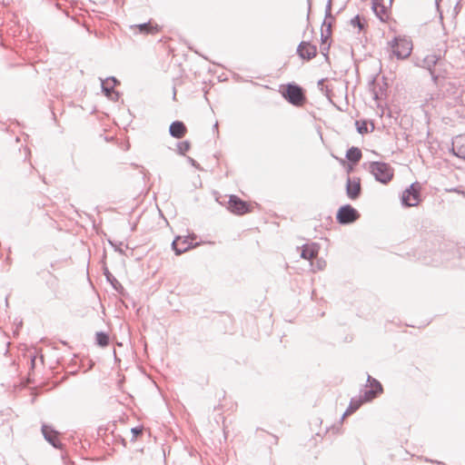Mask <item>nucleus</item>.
<instances>
[{
	"mask_svg": "<svg viewBox=\"0 0 465 465\" xmlns=\"http://www.w3.org/2000/svg\"><path fill=\"white\" fill-rule=\"evenodd\" d=\"M109 243L114 248L116 252H118L119 253H124V251L121 249V245L123 244L122 242L116 243L114 242L109 241Z\"/></svg>",
	"mask_w": 465,
	"mask_h": 465,
	"instance_id": "33",
	"label": "nucleus"
},
{
	"mask_svg": "<svg viewBox=\"0 0 465 465\" xmlns=\"http://www.w3.org/2000/svg\"><path fill=\"white\" fill-rule=\"evenodd\" d=\"M458 5H459V3H458V4L456 5V6L454 7V9H455V10H456V9H459V6H458Z\"/></svg>",
	"mask_w": 465,
	"mask_h": 465,
	"instance_id": "50",
	"label": "nucleus"
},
{
	"mask_svg": "<svg viewBox=\"0 0 465 465\" xmlns=\"http://www.w3.org/2000/svg\"><path fill=\"white\" fill-rule=\"evenodd\" d=\"M103 273L105 276L106 281L111 284L113 289L117 292L120 295L125 296L127 294L124 286L118 282V280L111 273L106 264L103 266Z\"/></svg>",
	"mask_w": 465,
	"mask_h": 465,
	"instance_id": "13",
	"label": "nucleus"
},
{
	"mask_svg": "<svg viewBox=\"0 0 465 465\" xmlns=\"http://www.w3.org/2000/svg\"><path fill=\"white\" fill-rule=\"evenodd\" d=\"M450 153L465 160V134H459L452 138Z\"/></svg>",
	"mask_w": 465,
	"mask_h": 465,
	"instance_id": "10",
	"label": "nucleus"
},
{
	"mask_svg": "<svg viewBox=\"0 0 465 465\" xmlns=\"http://www.w3.org/2000/svg\"><path fill=\"white\" fill-rule=\"evenodd\" d=\"M106 97L113 102H116L120 98V93L117 91H114L113 94H110L109 96H106Z\"/></svg>",
	"mask_w": 465,
	"mask_h": 465,
	"instance_id": "35",
	"label": "nucleus"
},
{
	"mask_svg": "<svg viewBox=\"0 0 465 465\" xmlns=\"http://www.w3.org/2000/svg\"><path fill=\"white\" fill-rule=\"evenodd\" d=\"M360 217L359 211L349 203L341 205L336 213V221L341 225L354 223Z\"/></svg>",
	"mask_w": 465,
	"mask_h": 465,
	"instance_id": "4",
	"label": "nucleus"
},
{
	"mask_svg": "<svg viewBox=\"0 0 465 465\" xmlns=\"http://www.w3.org/2000/svg\"><path fill=\"white\" fill-rule=\"evenodd\" d=\"M187 161H188V163H189L192 166L195 167V168H196V169H198V170H202V168H201L200 164H199V163H198L194 159H193L192 157L187 156Z\"/></svg>",
	"mask_w": 465,
	"mask_h": 465,
	"instance_id": "36",
	"label": "nucleus"
},
{
	"mask_svg": "<svg viewBox=\"0 0 465 465\" xmlns=\"http://www.w3.org/2000/svg\"><path fill=\"white\" fill-rule=\"evenodd\" d=\"M213 129L218 133V123L217 122L213 124Z\"/></svg>",
	"mask_w": 465,
	"mask_h": 465,
	"instance_id": "44",
	"label": "nucleus"
},
{
	"mask_svg": "<svg viewBox=\"0 0 465 465\" xmlns=\"http://www.w3.org/2000/svg\"><path fill=\"white\" fill-rule=\"evenodd\" d=\"M373 99L378 100L379 99V93L375 90V87L373 86L371 89Z\"/></svg>",
	"mask_w": 465,
	"mask_h": 465,
	"instance_id": "40",
	"label": "nucleus"
},
{
	"mask_svg": "<svg viewBox=\"0 0 465 465\" xmlns=\"http://www.w3.org/2000/svg\"><path fill=\"white\" fill-rule=\"evenodd\" d=\"M191 148V143L189 141H183L177 143V153L181 155H184Z\"/></svg>",
	"mask_w": 465,
	"mask_h": 465,
	"instance_id": "26",
	"label": "nucleus"
},
{
	"mask_svg": "<svg viewBox=\"0 0 465 465\" xmlns=\"http://www.w3.org/2000/svg\"><path fill=\"white\" fill-rule=\"evenodd\" d=\"M331 29H321V44L326 45L329 42H331L330 39L331 37Z\"/></svg>",
	"mask_w": 465,
	"mask_h": 465,
	"instance_id": "27",
	"label": "nucleus"
},
{
	"mask_svg": "<svg viewBox=\"0 0 465 465\" xmlns=\"http://www.w3.org/2000/svg\"><path fill=\"white\" fill-rule=\"evenodd\" d=\"M421 186L420 183L414 182L401 193V203L403 207H413L420 204Z\"/></svg>",
	"mask_w": 465,
	"mask_h": 465,
	"instance_id": "3",
	"label": "nucleus"
},
{
	"mask_svg": "<svg viewBox=\"0 0 465 465\" xmlns=\"http://www.w3.org/2000/svg\"><path fill=\"white\" fill-rule=\"evenodd\" d=\"M331 42L327 43L326 45L321 44V53L324 56L325 61L327 63H330V57H329V50L331 47Z\"/></svg>",
	"mask_w": 465,
	"mask_h": 465,
	"instance_id": "30",
	"label": "nucleus"
},
{
	"mask_svg": "<svg viewBox=\"0 0 465 465\" xmlns=\"http://www.w3.org/2000/svg\"><path fill=\"white\" fill-rule=\"evenodd\" d=\"M440 0H435V5L438 10L440 9Z\"/></svg>",
	"mask_w": 465,
	"mask_h": 465,
	"instance_id": "45",
	"label": "nucleus"
},
{
	"mask_svg": "<svg viewBox=\"0 0 465 465\" xmlns=\"http://www.w3.org/2000/svg\"><path fill=\"white\" fill-rule=\"evenodd\" d=\"M15 329L14 330V335H17V334H18V332H19V330H20V329L22 328V326H23V321H22V319H20V320H17V319H16V320H15Z\"/></svg>",
	"mask_w": 465,
	"mask_h": 465,
	"instance_id": "34",
	"label": "nucleus"
},
{
	"mask_svg": "<svg viewBox=\"0 0 465 465\" xmlns=\"http://www.w3.org/2000/svg\"><path fill=\"white\" fill-rule=\"evenodd\" d=\"M361 399H362V401L364 402H368V401H372L374 398H376L377 396H379L381 392H378V391H375L371 389H369V388H365L364 390L361 391Z\"/></svg>",
	"mask_w": 465,
	"mask_h": 465,
	"instance_id": "22",
	"label": "nucleus"
},
{
	"mask_svg": "<svg viewBox=\"0 0 465 465\" xmlns=\"http://www.w3.org/2000/svg\"><path fill=\"white\" fill-rule=\"evenodd\" d=\"M331 6L332 0H328L325 6V19L322 22V28L324 29H331L332 22L334 20V16L331 14Z\"/></svg>",
	"mask_w": 465,
	"mask_h": 465,
	"instance_id": "19",
	"label": "nucleus"
},
{
	"mask_svg": "<svg viewBox=\"0 0 465 465\" xmlns=\"http://www.w3.org/2000/svg\"><path fill=\"white\" fill-rule=\"evenodd\" d=\"M430 74L431 80L435 85H438L440 77H444V75L440 72L436 73V71H431Z\"/></svg>",
	"mask_w": 465,
	"mask_h": 465,
	"instance_id": "32",
	"label": "nucleus"
},
{
	"mask_svg": "<svg viewBox=\"0 0 465 465\" xmlns=\"http://www.w3.org/2000/svg\"><path fill=\"white\" fill-rule=\"evenodd\" d=\"M355 125L357 132L361 134H364L369 132L367 123L365 121H356Z\"/></svg>",
	"mask_w": 465,
	"mask_h": 465,
	"instance_id": "28",
	"label": "nucleus"
},
{
	"mask_svg": "<svg viewBox=\"0 0 465 465\" xmlns=\"http://www.w3.org/2000/svg\"><path fill=\"white\" fill-rule=\"evenodd\" d=\"M364 401H362V399H361V397L358 398V399L357 398H351V401H350V404H349V407L347 408V410L343 413V415L341 417V420H343L345 416L351 415L353 412H355L361 406V404Z\"/></svg>",
	"mask_w": 465,
	"mask_h": 465,
	"instance_id": "20",
	"label": "nucleus"
},
{
	"mask_svg": "<svg viewBox=\"0 0 465 465\" xmlns=\"http://www.w3.org/2000/svg\"><path fill=\"white\" fill-rule=\"evenodd\" d=\"M325 265H326L325 261L318 260L317 262H316L315 267H316L317 270H322Z\"/></svg>",
	"mask_w": 465,
	"mask_h": 465,
	"instance_id": "37",
	"label": "nucleus"
},
{
	"mask_svg": "<svg viewBox=\"0 0 465 465\" xmlns=\"http://www.w3.org/2000/svg\"><path fill=\"white\" fill-rule=\"evenodd\" d=\"M187 133V127L182 121H173L169 126V134L175 139H182Z\"/></svg>",
	"mask_w": 465,
	"mask_h": 465,
	"instance_id": "14",
	"label": "nucleus"
},
{
	"mask_svg": "<svg viewBox=\"0 0 465 465\" xmlns=\"http://www.w3.org/2000/svg\"><path fill=\"white\" fill-rule=\"evenodd\" d=\"M379 13L381 14V15L383 17V15L386 14L387 12V9H386V6L381 3L380 5V8L378 9Z\"/></svg>",
	"mask_w": 465,
	"mask_h": 465,
	"instance_id": "38",
	"label": "nucleus"
},
{
	"mask_svg": "<svg viewBox=\"0 0 465 465\" xmlns=\"http://www.w3.org/2000/svg\"><path fill=\"white\" fill-rule=\"evenodd\" d=\"M35 360H36V356L35 355H32L30 357V365H31V370H34L35 367Z\"/></svg>",
	"mask_w": 465,
	"mask_h": 465,
	"instance_id": "39",
	"label": "nucleus"
},
{
	"mask_svg": "<svg viewBox=\"0 0 465 465\" xmlns=\"http://www.w3.org/2000/svg\"><path fill=\"white\" fill-rule=\"evenodd\" d=\"M44 439L56 450H62L63 443L60 441L58 436L59 432L54 430L51 425L44 423L41 427Z\"/></svg>",
	"mask_w": 465,
	"mask_h": 465,
	"instance_id": "7",
	"label": "nucleus"
},
{
	"mask_svg": "<svg viewBox=\"0 0 465 465\" xmlns=\"http://www.w3.org/2000/svg\"><path fill=\"white\" fill-rule=\"evenodd\" d=\"M382 0H372L371 3V9L375 15L381 20L383 21V17L379 13L378 9L380 8V5L381 4Z\"/></svg>",
	"mask_w": 465,
	"mask_h": 465,
	"instance_id": "29",
	"label": "nucleus"
},
{
	"mask_svg": "<svg viewBox=\"0 0 465 465\" xmlns=\"http://www.w3.org/2000/svg\"><path fill=\"white\" fill-rule=\"evenodd\" d=\"M427 461H430V460H426ZM430 462H433V463H437V464H440V465H445L443 462L441 461H437V460H430Z\"/></svg>",
	"mask_w": 465,
	"mask_h": 465,
	"instance_id": "43",
	"label": "nucleus"
},
{
	"mask_svg": "<svg viewBox=\"0 0 465 465\" xmlns=\"http://www.w3.org/2000/svg\"><path fill=\"white\" fill-rule=\"evenodd\" d=\"M362 153L360 148L351 146L346 152V158L351 165H356L361 161Z\"/></svg>",
	"mask_w": 465,
	"mask_h": 465,
	"instance_id": "17",
	"label": "nucleus"
},
{
	"mask_svg": "<svg viewBox=\"0 0 465 465\" xmlns=\"http://www.w3.org/2000/svg\"><path fill=\"white\" fill-rule=\"evenodd\" d=\"M5 305L8 306V300H7V298L5 299Z\"/></svg>",
	"mask_w": 465,
	"mask_h": 465,
	"instance_id": "51",
	"label": "nucleus"
},
{
	"mask_svg": "<svg viewBox=\"0 0 465 465\" xmlns=\"http://www.w3.org/2000/svg\"><path fill=\"white\" fill-rule=\"evenodd\" d=\"M440 60V55L429 54L422 60V67L426 68L430 74L431 71H436L435 66Z\"/></svg>",
	"mask_w": 465,
	"mask_h": 465,
	"instance_id": "18",
	"label": "nucleus"
},
{
	"mask_svg": "<svg viewBox=\"0 0 465 465\" xmlns=\"http://www.w3.org/2000/svg\"><path fill=\"white\" fill-rule=\"evenodd\" d=\"M130 29L134 31V34H154L159 32V26L156 24H153L151 21L130 25Z\"/></svg>",
	"mask_w": 465,
	"mask_h": 465,
	"instance_id": "12",
	"label": "nucleus"
},
{
	"mask_svg": "<svg viewBox=\"0 0 465 465\" xmlns=\"http://www.w3.org/2000/svg\"><path fill=\"white\" fill-rule=\"evenodd\" d=\"M110 336L105 331H97L95 333V343L102 348H104L109 345Z\"/></svg>",
	"mask_w": 465,
	"mask_h": 465,
	"instance_id": "21",
	"label": "nucleus"
},
{
	"mask_svg": "<svg viewBox=\"0 0 465 465\" xmlns=\"http://www.w3.org/2000/svg\"><path fill=\"white\" fill-rule=\"evenodd\" d=\"M320 246L318 243H305L302 246L301 257L305 260H312L318 255Z\"/></svg>",
	"mask_w": 465,
	"mask_h": 465,
	"instance_id": "16",
	"label": "nucleus"
},
{
	"mask_svg": "<svg viewBox=\"0 0 465 465\" xmlns=\"http://www.w3.org/2000/svg\"><path fill=\"white\" fill-rule=\"evenodd\" d=\"M354 166H355V165H351V163H349V166H348V169H347V172H348V173L352 172V170H353V167H354Z\"/></svg>",
	"mask_w": 465,
	"mask_h": 465,
	"instance_id": "42",
	"label": "nucleus"
},
{
	"mask_svg": "<svg viewBox=\"0 0 465 465\" xmlns=\"http://www.w3.org/2000/svg\"><path fill=\"white\" fill-rule=\"evenodd\" d=\"M386 85L387 84H385L383 87H381V86L380 87L381 93H382L386 89Z\"/></svg>",
	"mask_w": 465,
	"mask_h": 465,
	"instance_id": "46",
	"label": "nucleus"
},
{
	"mask_svg": "<svg viewBox=\"0 0 465 465\" xmlns=\"http://www.w3.org/2000/svg\"><path fill=\"white\" fill-rule=\"evenodd\" d=\"M118 84H120V81L114 76H109L104 80L101 79L102 92L105 96L113 94L115 91V86Z\"/></svg>",
	"mask_w": 465,
	"mask_h": 465,
	"instance_id": "15",
	"label": "nucleus"
},
{
	"mask_svg": "<svg viewBox=\"0 0 465 465\" xmlns=\"http://www.w3.org/2000/svg\"><path fill=\"white\" fill-rule=\"evenodd\" d=\"M317 46L310 41H302L296 49L297 55L305 61H310L317 55Z\"/></svg>",
	"mask_w": 465,
	"mask_h": 465,
	"instance_id": "8",
	"label": "nucleus"
},
{
	"mask_svg": "<svg viewBox=\"0 0 465 465\" xmlns=\"http://www.w3.org/2000/svg\"><path fill=\"white\" fill-rule=\"evenodd\" d=\"M392 53L398 59H405L411 54L412 44L411 41L395 37L392 41Z\"/></svg>",
	"mask_w": 465,
	"mask_h": 465,
	"instance_id": "6",
	"label": "nucleus"
},
{
	"mask_svg": "<svg viewBox=\"0 0 465 465\" xmlns=\"http://www.w3.org/2000/svg\"><path fill=\"white\" fill-rule=\"evenodd\" d=\"M346 195L349 199L355 201L360 198L361 194V180L358 177L353 179L350 176L347 177L345 185Z\"/></svg>",
	"mask_w": 465,
	"mask_h": 465,
	"instance_id": "9",
	"label": "nucleus"
},
{
	"mask_svg": "<svg viewBox=\"0 0 465 465\" xmlns=\"http://www.w3.org/2000/svg\"><path fill=\"white\" fill-rule=\"evenodd\" d=\"M390 2L391 3V2H392V0H390Z\"/></svg>",
	"mask_w": 465,
	"mask_h": 465,
	"instance_id": "52",
	"label": "nucleus"
},
{
	"mask_svg": "<svg viewBox=\"0 0 465 465\" xmlns=\"http://www.w3.org/2000/svg\"><path fill=\"white\" fill-rule=\"evenodd\" d=\"M273 439H274V443H277V440H278V438L274 435H272Z\"/></svg>",
	"mask_w": 465,
	"mask_h": 465,
	"instance_id": "49",
	"label": "nucleus"
},
{
	"mask_svg": "<svg viewBox=\"0 0 465 465\" xmlns=\"http://www.w3.org/2000/svg\"><path fill=\"white\" fill-rule=\"evenodd\" d=\"M308 2V14H307V20H309V17H310V12H311V7H312V0H307Z\"/></svg>",
	"mask_w": 465,
	"mask_h": 465,
	"instance_id": "41",
	"label": "nucleus"
},
{
	"mask_svg": "<svg viewBox=\"0 0 465 465\" xmlns=\"http://www.w3.org/2000/svg\"><path fill=\"white\" fill-rule=\"evenodd\" d=\"M326 81V78H322L318 81L317 85L320 89V91L327 97V99L332 103L331 101V89H330L328 86H325L323 84Z\"/></svg>",
	"mask_w": 465,
	"mask_h": 465,
	"instance_id": "25",
	"label": "nucleus"
},
{
	"mask_svg": "<svg viewBox=\"0 0 465 465\" xmlns=\"http://www.w3.org/2000/svg\"><path fill=\"white\" fill-rule=\"evenodd\" d=\"M350 24L353 27L359 28L360 31L364 30L367 26L365 20L360 15H356L354 17H352L350 21Z\"/></svg>",
	"mask_w": 465,
	"mask_h": 465,
	"instance_id": "24",
	"label": "nucleus"
},
{
	"mask_svg": "<svg viewBox=\"0 0 465 465\" xmlns=\"http://www.w3.org/2000/svg\"><path fill=\"white\" fill-rule=\"evenodd\" d=\"M369 172L374 179L382 183H389L394 176V169L385 162L373 161L369 163Z\"/></svg>",
	"mask_w": 465,
	"mask_h": 465,
	"instance_id": "2",
	"label": "nucleus"
},
{
	"mask_svg": "<svg viewBox=\"0 0 465 465\" xmlns=\"http://www.w3.org/2000/svg\"><path fill=\"white\" fill-rule=\"evenodd\" d=\"M176 97V89L175 87H173V98L175 99Z\"/></svg>",
	"mask_w": 465,
	"mask_h": 465,
	"instance_id": "47",
	"label": "nucleus"
},
{
	"mask_svg": "<svg viewBox=\"0 0 465 465\" xmlns=\"http://www.w3.org/2000/svg\"><path fill=\"white\" fill-rule=\"evenodd\" d=\"M365 387L371 389L378 392L383 391V387H382L381 383L377 379L371 377V375H368V377H367V384Z\"/></svg>",
	"mask_w": 465,
	"mask_h": 465,
	"instance_id": "23",
	"label": "nucleus"
},
{
	"mask_svg": "<svg viewBox=\"0 0 465 465\" xmlns=\"http://www.w3.org/2000/svg\"><path fill=\"white\" fill-rule=\"evenodd\" d=\"M279 92L282 96L293 106H302L306 102L303 88L294 82L280 85Z\"/></svg>",
	"mask_w": 465,
	"mask_h": 465,
	"instance_id": "1",
	"label": "nucleus"
},
{
	"mask_svg": "<svg viewBox=\"0 0 465 465\" xmlns=\"http://www.w3.org/2000/svg\"><path fill=\"white\" fill-rule=\"evenodd\" d=\"M192 248H193V245L189 242L188 237L176 236L172 242V249L176 255H181Z\"/></svg>",
	"mask_w": 465,
	"mask_h": 465,
	"instance_id": "11",
	"label": "nucleus"
},
{
	"mask_svg": "<svg viewBox=\"0 0 465 465\" xmlns=\"http://www.w3.org/2000/svg\"><path fill=\"white\" fill-rule=\"evenodd\" d=\"M143 427L142 426H137V427H134L131 429V432H132V440H136L139 436H141L143 434Z\"/></svg>",
	"mask_w": 465,
	"mask_h": 465,
	"instance_id": "31",
	"label": "nucleus"
},
{
	"mask_svg": "<svg viewBox=\"0 0 465 465\" xmlns=\"http://www.w3.org/2000/svg\"><path fill=\"white\" fill-rule=\"evenodd\" d=\"M374 84H375V78H373V79L370 82V85H372V86H373V85H374Z\"/></svg>",
	"mask_w": 465,
	"mask_h": 465,
	"instance_id": "48",
	"label": "nucleus"
},
{
	"mask_svg": "<svg viewBox=\"0 0 465 465\" xmlns=\"http://www.w3.org/2000/svg\"><path fill=\"white\" fill-rule=\"evenodd\" d=\"M227 210L236 215H243L252 212L251 204L235 194H231L226 204Z\"/></svg>",
	"mask_w": 465,
	"mask_h": 465,
	"instance_id": "5",
	"label": "nucleus"
}]
</instances>
